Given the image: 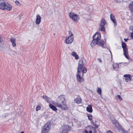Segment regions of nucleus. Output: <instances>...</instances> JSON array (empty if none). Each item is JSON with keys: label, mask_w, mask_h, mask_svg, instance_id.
<instances>
[{"label": "nucleus", "mask_w": 133, "mask_h": 133, "mask_svg": "<svg viewBox=\"0 0 133 133\" xmlns=\"http://www.w3.org/2000/svg\"><path fill=\"white\" fill-rule=\"evenodd\" d=\"M93 39L96 40L97 41H98L101 38V35L98 32L96 33L94 35L93 37Z\"/></svg>", "instance_id": "6"}, {"label": "nucleus", "mask_w": 133, "mask_h": 133, "mask_svg": "<svg viewBox=\"0 0 133 133\" xmlns=\"http://www.w3.org/2000/svg\"><path fill=\"white\" fill-rule=\"evenodd\" d=\"M83 63L82 61H79V66L78 68V72L76 78L77 81L80 82H82L83 78L81 77V75H83Z\"/></svg>", "instance_id": "2"}, {"label": "nucleus", "mask_w": 133, "mask_h": 133, "mask_svg": "<svg viewBox=\"0 0 133 133\" xmlns=\"http://www.w3.org/2000/svg\"><path fill=\"white\" fill-rule=\"evenodd\" d=\"M70 129V128H71V127H68Z\"/></svg>", "instance_id": "45"}, {"label": "nucleus", "mask_w": 133, "mask_h": 133, "mask_svg": "<svg viewBox=\"0 0 133 133\" xmlns=\"http://www.w3.org/2000/svg\"><path fill=\"white\" fill-rule=\"evenodd\" d=\"M49 107L50 108L53 110L56 111L57 110L56 108L54 105L52 104H49Z\"/></svg>", "instance_id": "23"}, {"label": "nucleus", "mask_w": 133, "mask_h": 133, "mask_svg": "<svg viewBox=\"0 0 133 133\" xmlns=\"http://www.w3.org/2000/svg\"><path fill=\"white\" fill-rule=\"evenodd\" d=\"M84 132L85 133H96V131L94 128L88 126L86 128Z\"/></svg>", "instance_id": "3"}, {"label": "nucleus", "mask_w": 133, "mask_h": 133, "mask_svg": "<svg viewBox=\"0 0 133 133\" xmlns=\"http://www.w3.org/2000/svg\"><path fill=\"white\" fill-rule=\"evenodd\" d=\"M69 17L75 22H77L79 20V16L74 14L73 12L69 13Z\"/></svg>", "instance_id": "4"}, {"label": "nucleus", "mask_w": 133, "mask_h": 133, "mask_svg": "<svg viewBox=\"0 0 133 133\" xmlns=\"http://www.w3.org/2000/svg\"><path fill=\"white\" fill-rule=\"evenodd\" d=\"M55 105L56 107L61 108L63 110H66L68 109L65 97L63 95H60L58 97L57 102L55 104Z\"/></svg>", "instance_id": "1"}, {"label": "nucleus", "mask_w": 133, "mask_h": 133, "mask_svg": "<svg viewBox=\"0 0 133 133\" xmlns=\"http://www.w3.org/2000/svg\"><path fill=\"white\" fill-rule=\"evenodd\" d=\"M122 46L123 49L127 48V46L126 43L124 42H122Z\"/></svg>", "instance_id": "27"}, {"label": "nucleus", "mask_w": 133, "mask_h": 133, "mask_svg": "<svg viewBox=\"0 0 133 133\" xmlns=\"http://www.w3.org/2000/svg\"><path fill=\"white\" fill-rule=\"evenodd\" d=\"M116 97H117V99H118L119 101H121L123 99L119 95H117Z\"/></svg>", "instance_id": "29"}, {"label": "nucleus", "mask_w": 133, "mask_h": 133, "mask_svg": "<svg viewBox=\"0 0 133 133\" xmlns=\"http://www.w3.org/2000/svg\"><path fill=\"white\" fill-rule=\"evenodd\" d=\"M36 23L38 24L40 23L41 22V16L38 14H37L36 16Z\"/></svg>", "instance_id": "10"}, {"label": "nucleus", "mask_w": 133, "mask_h": 133, "mask_svg": "<svg viewBox=\"0 0 133 133\" xmlns=\"http://www.w3.org/2000/svg\"><path fill=\"white\" fill-rule=\"evenodd\" d=\"M97 60L101 63L102 62V61L101 58H98L97 59Z\"/></svg>", "instance_id": "38"}, {"label": "nucleus", "mask_w": 133, "mask_h": 133, "mask_svg": "<svg viewBox=\"0 0 133 133\" xmlns=\"http://www.w3.org/2000/svg\"><path fill=\"white\" fill-rule=\"evenodd\" d=\"M87 116L88 119L91 121L92 120V116L90 114H87Z\"/></svg>", "instance_id": "26"}, {"label": "nucleus", "mask_w": 133, "mask_h": 133, "mask_svg": "<svg viewBox=\"0 0 133 133\" xmlns=\"http://www.w3.org/2000/svg\"><path fill=\"white\" fill-rule=\"evenodd\" d=\"M110 16L111 20L112 21L114 24L116 25L117 22L114 16L112 14H111Z\"/></svg>", "instance_id": "15"}, {"label": "nucleus", "mask_w": 133, "mask_h": 133, "mask_svg": "<svg viewBox=\"0 0 133 133\" xmlns=\"http://www.w3.org/2000/svg\"><path fill=\"white\" fill-rule=\"evenodd\" d=\"M50 128L49 124L48 123L45 124L42 129L41 133H47Z\"/></svg>", "instance_id": "5"}, {"label": "nucleus", "mask_w": 133, "mask_h": 133, "mask_svg": "<svg viewBox=\"0 0 133 133\" xmlns=\"http://www.w3.org/2000/svg\"><path fill=\"white\" fill-rule=\"evenodd\" d=\"M123 49V54L125 57L128 59H129L128 50L127 48Z\"/></svg>", "instance_id": "8"}, {"label": "nucleus", "mask_w": 133, "mask_h": 133, "mask_svg": "<svg viewBox=\"0 0 133 133\" xmlns=\"http://www.w3.org/2000/svg\"><path fill=\"white\" fill-rule=\"evenodd\" d=\"M67 131L66 130H62V133H67Z\"/></svg>", "instance_id": "36"}, {"label": "nucleus", "mask_w": 133, "mask_h": 133, "mask_svg": "<svg viewBox=\"0 0 133 133\" xmlns=\"http://www.w3.org/2000/svg\"><path fill=\"white\" fill-rule=\"evenodd\" d=\"M43 98L48 103H50L51 102V98L48 97L46 95H44L43 96Z\"/></svg>", "instance_id": "14"}, {"label": "nucleus", "mask_w": 133, "mask_h": 133, "mask_svg": "<svg viewBox=\"0 0 133 133\" xmlns=\"http://www.w3.org/2000/svg\"><path fill=\"white\" fill-rule=\"evenodd\" d=\"M12 52L13 54L14 55L16 54H17L16 52V51H14L13 50L12 51Z\"/></svg>", "instance_id": "35"}, {"label": "nucleus", "mask_w": 133, "mask_h": 133, "mask_svg": "<svg viewBox=\"0 0 133 133\" xmlns=\"http://www.w3.org/2000/svg\"><path fill=\"white\" fill-rule=\"evenodd\" d=\"M20 133H24V131H22Z\"/></svg>", "instance_id": "44"}, {"label": "nucleus", "mask_w": 133, "mask_h": 133, "mask_svg": "<svg viewBox=\"0 0 133 133\" xmlns=\"http://www.w3.org/2000/svg\"><path fill=\"white\" fill-rule=\"evenodd\" d=\"M98 42L96 40L93 39L91 43V46L92 47H94L97 44Z\"/></svg>", "instance_id": "21"}, {"label": "nucleus", "mask_w": 133, "mask_h": 133, "mask_svg": "<svg viewBox=\"0 0 133 133\" xmlns=\"http://www.w3.org/2000/svg\"><path fill=\"white\" fill-rule=\"evenodd\" d=\"M87 71V69L85 68L84 67V73H86Z\"/></svg>", "instance_id": "34"}, {"label": "nucleus", "mask_w": 133, "mask_h": 133, "mask_svg": "<svg viewBox=\"0 0 133 133\" xmlns=\"http://www.w3.org/2000/svg\"><path fill=\"white\" fill-rule=\"evenodd\" d=\"M114 1L116 3H118L120 1V0H114Z\"/></svg>", "instance_id": "40"}, {"label": "nucleus", "mask_w": 133, "mask_h": 133, "mask_svg": "<svg viewBox=\"0 0 133 133\" xmlns=\"http://www.w3.org/2000/svg\"><path fill=\"white\" fill-rule=\"evenodd\" d=\"M97 92L98 94H101L102 93V92L101 88H98L97 89Z\"/></svg>", "instance_id": "28"}, {"label": "nucleus", "mask_w": 133, "mask_h": 133, "mask_svg": "<svg viewBox=\"0 0 133 133\" xmlns=\"http://www.w3.org/2000/svg\"><path fill=\"white\" fill-rule=\"evenodd\" d=\"M41 109V107L39 105L37 106L36 108V111H37L38 110H40Z\"/></svg>", "instance_id": "31"}, {"label": "nucleus", "mask_w": 133, "mask_h": 133, "mask_svg": "<svg viewBox=\"0 0 133 133\" xmlns=\"http://www.w3.org/2000/svg\"><path fill=\"white\" fill-rule=\"evenodd\" d=\"M82 102V100L81 98L79 97L76 98L74 100L75 102L78 104L81 103Z\"/></svg>", "instance_id": "17"}, {"label": "nucleus", "mask_w": 133, "mask_h": 133, "mask_svg": "<svg viewBox=\"0 0 133 133\" xmlns=\"http://www.w3.org/2000/svg\"><path fill=\"white\" fill-rule=\"evenodd\" d=\"M130 35L131 38L133 39V33H131Z\"/></svg>", "instance_id": "41"}, {"label": "nucleus", "mask_w": 133, "mask_h": 133, "mask_svg": "<svg viewBox=\"0 0 133 133\" xmlns=\"http://www.w3.org/2000/svg\"><path fill=\"white\" fill-rule=\"evenodd\" d=\"M129 7L130 10L133 13V1L129 4Z\"/></svg>", "instance_id": "24"}, {"label": "nucleus", "mask_w": 133, "mask_h": 133, "mask_svg": "<svg viewBox=\"0 0 133 133\" xmlns=\"http://www.w3.org/2000/svg\"><path fill=\"white\" fill-rule=\"evenodd\" d=\"M106 23L105 20L103 18L101 19L99 25L100 26H104Z\"/></svg>", "instance_id": "20"}, {"label": "nucleus", "mask_w": 133, "mask_h": 133, "mask_svg": "<svg viewBox=\"0 0 133 133\" xmlns=\"http://www.w3.org/2000/svg\"><path fill=\"white\" fill-rule=\"evenodd\" d=\"M73 40V37H68L65 39V42L67 44H70L72 42Z\"/></svg>", "instance_id": "7"}, {"label": "nucleus", "mask_w": 133, "mask_h": 133, "mask_svg": "<svg viewBox=\"0 0 133 133\" xmlns=\"http://www.w3.org/2000/svg\"><path fill=\"white\" fill-rule=\"evenodd\" d=\"M15 3L16 5H17L19 6H20L21 4L18 1H16L15 2Z\"/></svg>", "instance_id": "30"}, {"label": "nucleus", "mask_w": 133, "mask_h": 133, "mask_svg": "<svg viewBox=\"0 0 133 133\" xmlns=\"http://www.w3.org/2000/svg\"><path fill=\"white\" fill-rule=\"evenodd\" d=\"M69 37H72V36L73 35V34L71 32H69Z\"/></svg>", "instance_id": "33"}, {"label": "nucleus", "mask_w": 133, "mask_h": 133, "mask_svg": "<svg viewBox=\"0 0 133 133\" xmlns=\"http://www.w3.org/2000/svg\"><path fill=\"white\" fill-rule=\"evenodd\" d=\"M10 40L13 46V47H15L16 46V38H11Z\"/></svg>", "instance_id": "12"}, {"label": "nucleus", "mask_w": 133, "mask_h": 133, "mask_svg": "<svg viewBox=\"0 0 133 133\" xmlns=\"http://www.w3.org/2000/svg\"><path fill=\"white\" fill-rule=\"evenodd\" d=\"M107 133H113L110 130H107Z\"/></svg>", "instance_id": "37"}, {"label": "nucleus", "mask_w": 133, "mask_h": 133, "mask_svg": "<svg viewBox=\"0 0 133 133\" xmlns=\"http://www.w3.org/2000/svg\"><path fill=\"white\" fill-rule=\"evenodd\" d=\"M105 44V43L102 40H99V41L98 42L97 45L102 47L103 48Z\"/></svg>", "instance_id": "16"}, {"label": "nucleus", "mask_w": 133, "mask_h": 133, "mask_svg": "<svg viewBox=\"0 0 133 133\" xmlns=\"http://www.w3.org/2000/svg\"><path fill=\"white\" fill-rule=\"evenodd\" d=\"M71 55L73 57H74L76 59L78 60L79 59V57L76 52H72L71 53Z\"/></svg>", "instance_id": "18"}, {"label": "nucleus", "mask_w": 133, "mask_h": 133, "mask_svg": "<svg viewBox=\"0 0 133 133\" xmlns=\"http://www.w3.org/2000/svg\"><path fill=\"white\" fill-rule=\"evenodd\" d=\"M112 122L113 123V124H114V123L115 124H116L117 123V121L116 120L114 121V122L112 121Z\"/></svg>", "instance_id": "39"}, {"label": "nucleus", "mask_w": 133, "mask_h": 133, "mask_svg": "<svg viewBox=\"0 0 133 133\" xmlns=\"http://www.w3.org/2000/svg\"><path fill=\"white\" fill-rule=\"evenodd\" d=\"M124 77L125 78V79L126 82H128L131 80V77L129 74H126L124 75Z\"/></svg>", "instance_id": "11"}, {"label": "nucleus", "mask_w": 133, "mask_h": 133, "mask_svg": "<svg viewBox=\"0 0 133 133\" xmlns=\"http://www.w3.org/2000/svg\"><path fill=\"white\" fill-rule=\"evenodd\" d=\"M5 10L8 11H10L12 9V6L11 5L7 3H6L5 7Z\"/></svg>", "instance_id": "13"}, {"label": "nucleus", "mask_w": 133, "mask_h": 133, "mask_svg": "<svg viewBox=\"0 0 133 133\" xmlns=\"http://www.w3.org/2000/svg\"><path fill=\"white\" fill-rule=\"evenodd\" d=\"M130 29L131 31H132V32H131V33H133V26H130Z\"/></svg>", "instance_id": "32"}, {"label": "nucleus", "mask_w": 133, "mask_h": 133, "mask_svg": "<svg viewBox=\"0 0 133 133\" xmlns=\"http://www.w3.org/2000/svg\"><path fill=\"white\" fill-rule=\"evenodd\" d=\"M6 116H8V114H6Z\"/></svg>", "instance_id": "46"}, {"label": "nucleus", "mask_w": 133, "mask_h": 133, "mask_svg": "<svg viewBox=\"0 0 133 133\" xmlns=\"http://www.w3.org/2000/svg\"><path fill=\"white\" fill-rule=\"evenodd\" d=\"M113 66L114 69L116 70H117L119 68V65L116 63H114L113 64Z\"/></svg>", "instance_id": "22"}, {"label": "nucleus", "mask_w": 133, "mask_h": 133, "mask_svg": "<svg viewBox=\"0 0 133 133\" xmlns=\"http://www.w3.org/2000/svg\"><path fill=\"white\" fill-rule=\"evenodd\" d=\"M6 3L2 1H0V8L4 10H5V7Z\"/></svg>", "instance_id": "9"}, {"label": "nucleus", "mask_w": 133, "mask_h": 133, "mask_svg": "<svg viewBox=\"0 0 133 133\" xmlns=\"http://www.w3.org/2000/svg\"><path fill=\"white\" fill-rule=\"evenodd\" d=\"M99 29L100 31H104L105 30L104 26H100V25H99Z\"/></svg>", "instance_id": "25"}, {"label": "nucleus", "mask_w": 133, "mask_h": 133, "mask_svg": "<svg viewBox=\"0 0 133 133\" xmlns=\"http://www.w3.org/2000/svg\"><path fill=\"white\" fill-rule=\"evenodd\" d=\"M87 111L90 113H91L92 112V106L91 105H89L87 108Z\"/></svg>", "instance_id": "19"}, {"label": "nucleus", "mask_w": 133, "mask_h": 133, "mask_svg": "<svg viewBox=\"0 0 133 133\" xmlns=\"http://www.w3.org/2000/svg\"><path fill=\"white\" fill-rule=\"evenodd\" d=\"M128 39H129L128 38H127V39L124 38V41L125 42H127V40H128Z\"/></svg>", "instance_id": "42"}, {"label": "nucleus", "mask_w": 133, "mask_h": 133, "mask_svg": "<svg viewBox=\"0 0 133 133\" xmlns=\"http://www.w3.org/2000/svg\"><path fill=\"white\" fill-rule=\"evenodd\" d=\"M110 53H111V57H112V53H111V52L110 50Z\"/></svg>", "instance_id": "43"}]
</instances>
